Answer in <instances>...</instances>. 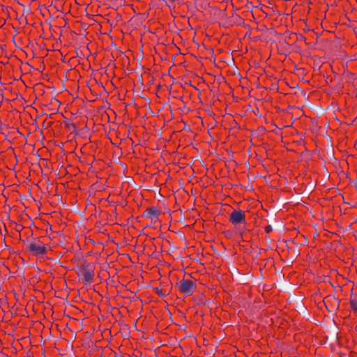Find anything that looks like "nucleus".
<instances>
[{"label":"nucleus","instance_id":"nucleus-7","mask_svg":"<svg viewBox=\"0 0 357 357\" xmlns=\"http://www.w3.org/2000/svg\"><path fill=\"white\" fill-rule=\"evenodd\" d=\"M350 305L354 311L357 312V296H351L350 298Z\"/></svg>","mask_w":357,"mask_h":357},{"label":"nucleus","instance_id":"nucleus-15","mask_svg":"<svg viewBox=\"0 0 357 357\" xmlns=\"http://www.w3.org/2000/svg\"><path fill=\"white\" fill-rule=\"evenodd\" d=\"M172 1H174V0H172Z\"/></svg>","mask_w":357,"mask_h":357},{"label":"nucleus","instance_id":"nucleus-3","mask_svg":"<svg viewBox=\"0 0 357 357\" xmlns=\"http://www.w3.org/2000/svg\"><path fill=\"white\" fill-rule=\"evenodd\" d=\"M29 248L35 255L43 258L45 255V244L40 240L35 239L29 245Z\"/></svg>","mask_w":357,"mask_h":357},{"label":"nucleus","instance_id":"nucleus-4","mask_svg":"<svg viewBox=\"0 0 357 357\" xmlns=\"http://www.w3.org/2000/svg\"><path fill=\"white\" fill-rule=\"evenodd\" d=\"M81 272L83 277L84 283L85 284L91 283L94 277V271L93 268L91 266L87 265L82 268Z\"/></svg>","mask_w":357,"mask_h":357},{"label":"nucleus","instance_id":"nucleus-13","mask_svg":"<svg viewBox=\"0 0 357 357\" xmlns=\"http://www.w3.org/2000/svg\"><path fill=\"white\" fill-rule=\"evenodd\" d=\"M52 121H49V122L47 123L48 126H50V125L52 124Z\"/></svg>","mask_w":357,"mask_h":357},{"label":"nucleus","instance_id":"nucleus-14","mask_svg":"<svg viewBox=\"0 0 357 357\" xmlns=\"http://www.w3.org/2000/svg\"><path fill=\"white\" fill-rule=\"evenodd\" d=\"M239 233H240L241 236L243 237V231L241 230V231H239Z\"/></svg>","mask_w":357,"mask_h":357},{"label":"nucleus","instance_id":"nucleus-8","mask_svg":"<svg viewBox=\"0 0 357 357\" xmlns=\"http://www.w3.org/2000/svg\"><path fill=\"white\" fill-rule=\"evenodd\" d=\"M156 292H157V294H158L160 296H161V297H163V296H165V294H163V293H162V289H158V288H157V289H156Z\"/></svg>","mask_w":357,"mask_h":357},{"label":"nucleus","instance_id":"nucleus-11","mask_svg":"<svg viewBox=\"0 0 357 357\" xmlns=\"http://www.w3.org/2000/svg\"><path fill=\"white\" fill-rule=\"evenodd\" d=\"M53 87H54V86H47V85H46V88L52 89V88H53Z\"/></svg>","mask_w":357,"mask_h":357},{"label":"nucleus","instance_id":"nucleus-1","mask_svg":"<svg viewBox=\"0 0 357 357\" xmlns=\"http://www.w3.org/2000/svg\"><path fill=\"white\" fill-rule=\"evenodd\" d=\"M179 291L186 296H191L195 292L197 288V284L195 282L183 279L178 283H177Z\"/></svg>","mask_w":357,"mask_h":357},{"label":"nucleus","instance_id":"nucleus-2","mask_svg":"<svg viewBox=\"0 0 357 357\" xmlns=\"http://www.w3.org/2000/svg\"><path fill=\"white\" fill-rule=\"evenodd\" d=\"M229 221L234 225L243 224L244 227L247 224L245 220V212L242 210H234L229 216Z\"/></svg>","mask_w":357,"mask_h":357},{"label":"nucleus","instance_id":"nucleus-6","mask_svg":"<svg viewBox=\"0 0 357 357\" xmlns=\"http://www.w3.org/2000/svg\"><path fill=\"white\" fill-rule=\"evenodd\" d=\"M59 104H60V102L58 100H56V99L52 100L51 103H50L51 107L48 108V110H50V114H48L46 112V115L51 116L52 114H55L59 109Z\"/></svg>","mask_w":357,"mask_h":357},{"label":"nucleus","instance_id":"nucleus-9","mask_svg":"<svg viewBox=\"0 0 357 357\" xmlns=\"http://www.w3.org/2000/svg\"><path fill=\"white\" fill-rule=\"evenodd\" d=\"M270 230H271V227H270L266 228V232H269Z\"/></svg>","mask_w":357,"mask_h":357},{"label":"nucleus","instance_id":"nucleus-10","mask_svg":"<svg viewBox=\"0 0 357 357\" xmlns=\"http://www.w3.org/2000/svg\"><path fill=\"white\" fill-rule=\"evenodd\" d=\"M47 226H50L49 223L46 224V229H45L46 233L47 232Z\"/></svg>","mask_w":357,"mask_h":357},{"label":"nucleus","instance_id":"nucleus-5","mask_svg":"<svg viewBox=\"0 0 357 357\" xmlns=\"http://www.w3.org/2000/svg\"><path fill=\"white\" fill-rule=\"evenodd\" d=\"M144 216L150 219L152 222H156L158 217V210L155 208H151L145 211Z\"/></svg>","mask_w":357,"mask_h":357},{"label":"nucleus","instance_id":"nucleus-12","mask_svg":"<svg viewBox=\"0 0 357 357\" xmlns=\"http://www.w3.org/2000/svg\"><path fill=\"white\" fill-rule=\"evenodd\" d=\"M45 126V120L42 122V127Z\"/></svg>","mask_w":357,"mask_h":357}]
</instances>
